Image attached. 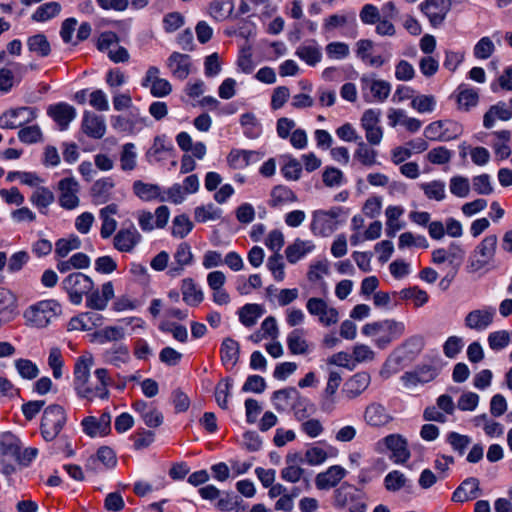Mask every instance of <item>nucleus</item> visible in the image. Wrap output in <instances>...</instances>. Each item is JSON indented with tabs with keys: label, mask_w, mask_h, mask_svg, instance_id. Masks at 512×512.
Listing matches in <instances>:
<instances>
[{
	"label": "nucleus",
	"mask_w": 512,
	"mask_h": 512,
	"mask_svg": "<svg viewBox=\"0 0 512 512\" xmlns=\"http://www.w3.org/2000/svg\"><path fill=\"white\" fill-rule=\"evenodd\" d=\"M93 365V358L80 357L74 366L73 387L79 398L93 401L96 398L105 400L109 398L108 387L112 383L109 372L106 368H98L94 371L97 382L94 384L90 379V369Z\"/></svg>",
	"instance_id": "f257e3e1"
},
{
	"label": "nucleus",
	"mask_w": 512,
	"mask_h": 512,
	"mask_svg": "<svg viewBox=\"0 0 512 512\" xmlns=\"http://www.w3.org/2000/svg\"><path fill=\"white\" fill-rule=\"evenodd\" d=\"M404 332L405 324L394 319L367 323L362 327V333L374 337V343L380 349L386 348L391 342L400 338Z\"/></svg>",
	"instance_id": "f03ea898"
},
{
	"label": "nucleus",
	"mask_w": 512,
	"mask_h": 512,
	"mask_svg": "<svg viewBox=\"0 0 512 512\" xmlns=\"http://www.w3.org/2000/svg\"><path fill=\"white\" fill-rule=\"evenodd\" d=\"M497 243L496 235H488L476 246L468 260L466 267L468 273H477L482 270L488 272L495 268Z\"/></svg>",
	"instance_id": "7ed1b4c3"
},
{
	"label": "nucleus",
	"mask_w": 512,
	"mask_h": 512,
	"mask_svg": "<svg viewBox=\"0 0 512 512\" xmlns=\"http://www.w3.org/2000/svg\"><path fill=\"white\" fill-rule=\"evenodd\" d=\"M61 313V306L55 300H43L29 306L23 314L29 327L45 328Z\"/></svg>",
	"instance_id": "20e7f679"
},
{
	"label": "nucleus",
	"mask_w": 512,
	"mask_h": 512,
	"mask_svg": "<svg viewBox=\"0 0 512 512\" xmlns=\"http://www.w3.org/2000/svg\"><path fill=\"white\" fill-rule=\"evenodd\" d=\"M67 417L62 406L57 404L45 408L41 420V434L46 441L54 440L66 423Z\"/></svg>",
	"instance_id": "39448f33"
},
{
	"label": "nucleus",
	"mask_w": 512,
	"mask_h": 512,
	"mask_svg": "<svg viewBox=\"0 0 512 512\" xmlns=\"http://www.w3.org/2000/svg\"><path fill=\"white\" fill-rule=\"evenodd\" d=\"M340 207H333L330 210H317L313 212L311 230L316 235L329 236L337 228L338 217L341 215Z\"/></svg>",
	"instance_id": "423d86ee"
},
{
	"label": "nucleus",
	"mask_w": 512,
	"mask_h": 512,
	"mask_svg": "<svg viewBox=\"0 0 512 512\" xmlns=\"http://www.w3.org/2000/svg\"><path fill=\"white\" fill-rule=\"evenodd\" d=\"M62 284L69 294L70 301L75 305H79L82 302L83 295L88 294L93 289L91 278L80 272L69 274Z\"/></svg>",
	"instance_id": "0eeeda50"
},
{
	"label": "nucleus",
	"mask_w": 512,
	"mask_h": 512,
	"mask_svg": "<svg viewBox=\"0 0 512 512\" xmlns=\"http://www.w3.org/2000/svg\"><path fill=\"white\" fill-rule=\"evenodd\" d=\"M306 309L310 315L318 318L323 326L329 327L339 321V312L335 307L330 306L324 299L311 297L306 303Z\"/></svg>",
	"instance_id": "6e6552de"
},
{
	"label": "nucleus",
	"mask_w": 512,
	"mask_h": 512,
	"mask_svg": "<svg viewBox=\"0 0 512 512\" xmlns=\"http://www.w3.org/2000/svg\"><path fill=\"white\" fill-rule=\"evenodd\" d=\"M462 133V126L457 122L439 120L429 124L424 131L426 138L434 141H449Z\"/></svg>",
	"instance_id": "1a4fd4ad"
},
{
	"label": "nucleus",
	"mask_w": 512,
	"mask_h": 512,
	"mask_svg": "<svg viewBox=\"0 0 512 512\" xmlns=\"http://www.w3.org/2000/svg\"><path fill=\"white\" fill-rule=\"evenodd\" d=\"M37 118V110L32 107L10 109L0 116L1 129H15Z\"/></svg>",
	"instance_id": "9d476101"
},
{
	"label": "nucleus",
	"mask_w": 512,
	"mask_h": 512,
	"mask_svg": "<svg viewBox=\"0 0 512 512\" xmlns=\"http://www.w3.org/2000/svg\"><path fill=\"white\" fill-rule=\"evenodd\" d=\"M142 86L149 88L154 97L162 98L172 91L170 82L160 77V70L156 66H150L142 79Z\"/></svg>",
	"instance_id": "9b49d317"
},
{
	"label": "nucleus",
	"mask_w": 512,
	"mask_h": 512,
	"mask_svg": "<svg viewBox=\"0 0 512 512\" xmlns=\"http://www.w3.org/2000/svg\"><path fill=\"white\" fill-rule=\"evenodd\" d=\"M452 7V0H425L420 4L421 11L428 17L432 26L441 25Z\"/></svg>",
	"instance_id": "f8f14e48"
},
{
	"label": "nucleus",
	"mask_w": 512,
	"mask_h": 512,
	"mask_svg": "<svg viewBox=\"0 0 512 512\" xmlns=\"http://www.w3.org/2000/svg\"><path fill=\"white\" fill-rule=\"evenodd\" d=\"M58 188L60 191L59 204L61 207L67 210H72L79 206L80 199L78 197V193L80 185L75 178L69 177L60 180Z\"/></svg>",
	"instance_id": "ddd939ff"
},
{
	"label": "nucleus",
	"mask_w": 512,
	"mask_h": 512,
	"mask_svg": "<svg viewBox=\"0 0 512 512\" xmlns=\"http://www.w3.org/2000/svg\"><path fill=\"white\" fill-rule=\"evenodd\" d=\"M495 308L484 307L470 311L464 319L465 326L468 329L483 331L486 330L494 320Z\"/></svg>",
	"instance_id": "4468645a"
},
{
	"label": "nucleus",
	"mask_w": 512,
	"mask_h": 512,
	"mask_svg": "<svg viewBox=\"0 0 512 512\" xmlns=\"http://www.w3.org/2000/svg\"><path fill=\"white\" fill-rule=\"evenodd\" d=\"M141 234L134 226L121 228L113 238V246L120 252L130 253L140 243Z\"/></svg>",
	"instance_id": "2eb2a0df"
},
{
	"label": "nucleus",
	"mask_w": 512,
	"mask_h": 512,
	"mask_svg": "<svg viewBox=\"0 0 512 512\" xmlns=\"http://www.w3.org/2000/svg\"><path fill=\"white\" fill-rule=\"evenodd\" d=\"M364 421L371 427H384L392 420V415L388 412L386 407L379 402H371L364 410Z\"/></svg>",
	"instance_id": "dca6fc26"
},
{
	"label": "nucleus",
	"mask_w": 512,
	"mask_h": 512,
	"mask_svg": "<svg viewBox=\"0 0 512 512\" xmlns=\"http://www.w3.org/2000/svg\"><path fill=\"white\" fill-rule=\"evenodd\" d=\"M47 114L55 121L59 129L61 131H64L69 127V124L76 118L77 112L73 106L65 102H60L57 104L50 105L47 108Z\"/></svg>",
	"instance_id": "f3484780"
},
{
	"label": "nucleus",
	"mask_w": 512,
	"mask_h": 512,
	"mask_svg": "<svg viewBox=\"0 0 512 512\" xmlns=\"http://www.w3.org/2000/svg\"><path fill=\"white\" fill-rule=\"evenodd\" d=\"M370 383L371 376L368 372H358L346 380L342 393L349 400L355 399L369 387Z\"/></svg>",
	"instance_id": "a211bd4d"
},
{
	"label": "nucleus",
	"mask_w": 512,
	"mask_h": 512,
	"mask_svg": "<svg viewBox=\"0 0 512 512\" xmlns=\"http://www.w3.org/2000/svg\"><path fill=\"white\" fill-rule=\"evenodd\" d=\"M86 295L87 307L102 311L106 309L108 302L114 297V287L111 281L104 283L100 290H91Z\"/></svg>",
	"instance_id": "6ab92c4d"
},
{
	"label": "nucleus",
	"mask_w": 512,
	"mask_h": 512,
	"mask_svg": "<svg viewBox=\"0 0 512 512\" xmlns=\"http://www.w3.org/2000/svg\"><path fill=\"white\" fill-rule=\"evenodd\" d=\"M81 424L84 432L90 437L104 436L110 432L111 415L104 412L98 419L88 416L82 420Z\"/></svg>",
	"instance_id": "aec40b11"
},
{
	"label": "nucleus",
	"mask_w": 512,
	"mask_h": 512,
	"mask_svg": "<svg viewBox=\"0 0 512 512\" xmlns=\"http://www.w3.org/2000/svg\"><path fill=\"white\" fill-rule=\"evenodd\" d=\"M360 81L362 90L370 91L372 95L371 101L384 102L391 92V85L385 80L374 79L364 75L361 77Z\"/></svg>",
	"instance_id": "412c9836"
},
{
	"label": "nucleus",
	"mask_w": 512,
	"mask_h": 512,
	"mask_svg": "<svg viewBox=\"0 0 512 512\" xmlns=\"http://www.w3.org/2000/svg\"><path fill=\"white\" fill-rule=\"evenodd\" d=\"M437 369L430 365H423L414 371L406 372L401 380L406 387H415L418 384H425L432 381L437 376Z\"/></svg>",
	"instance_id": "4be33fe9"
},
{
	"label": "nucleus",
	"mask_w": 512,
	"mask_h": 512,
	"mask_svg": "<svg viewBox=\"0 0 512 512\" xmlns=\"http://www.w3.org/2000/svg\"><path fill=\"white\" fill-rule=\"evenodd\" d=\"M347 474L339 465L330 466L326 471L317 474L315 485L319 490H329L335 487Z\"/></svg>",
	"instance_id": "5701e85b"
},
{
	"label": "nucleus",
	"mask_w": 512,
	"mask_h": 512,
	"mask_svg": "<svg viewBox=\"0 0 512 512\" xmlns=\"http://www.w3.org/2000/svg\"><path fill=\"white\" fill-rule=\"evenodd\" d=\"M385 445L392 452L395 463H404L410 458V451L405 438L399 434H391L384 438Z\"/></svg>",
	"instance_id": "b1692460"
},
{
	"label": "nucleus",
	"mask_w": 512,
	"mask_h": 512,
	"mask_svg": "<svg viewBox=\"0 0 512 512\" xmlns=\"http://www.w3.org/2000/svg\"><path fill=\"white\" fill-rule=\"evenodd\" d=\"M103 316L96 312H85L70 319L68 323L69 331H90L95 327L102 325Z\"/></svg>",
	"instance_id": "393cba45"
},
{
	"label": "nucleus",
	"mask_w": 512,
	"mask_h": 512,
	"mask_svg": "<svg viewBox=\"0 0 512 512\" xmlns=\"http://www.w3.org/2000/svg\"><path fill=\"white\" fill-rule=\"evenodd\" d=\"M82 129L84 133L94 139H101L106 133V123L103 116L92 112H84Z\"/></svg>",
	"instance_id": "a878e982"
},
{
	"label": "nucleus",
	"mask_w": 512,
	"mask_h": 512,
	"mask_svg": "<svg viewBox=\"0 0 512 512\" xmlns=\"http://www.w3.org/2000/svg\"><path fill=\"white\" fill-rule=\"evenodd\" d=\"M167 67L175 78L184 80L190 74V57L187 54L173 52L167 59Z\"/></svg>",
	"instance_id": "bb28decb"
},
{
	"label": "nucleus",
	"mask_w": 512,
	"mask_h": 512,
	"mask_svg": "<svg viewBox=\"0 0 512 512\" xmlns=\"http://www.w3.org/2000/svg\"><path fill=\"white\" fill-rule=\"evenodd\" d=\"M119 211V207L115 203L108 204L99 211V217L102 221L100 235L103 239L111 237L117 229V221L114 219Z\"/></svg>",
	"instance_id": "cd10ccee"
},
{
	"label": "nucleus",
	"mask_w": 512,
	"mask_h": 512,
	"mask_svg": "<svg viewBox=\"0 0 512 512\" xmlns=\"http://www.w3.org/2000/svg\"><path fill=\"white\" fill-rule=\"evenodd\" d=\"M302 461L299 454H288L285 458L286 466L281 470V478L289 483H297L304 474V469L298 463Z\"/></svg>",
	"instance_id": "c85d7f7f"
},
{
	"label": "nucleus",
	"mask_w": 512,
	"mask_h": 512,
	"mask_svg": "<svg viewBox=\"0 0 512 512\" xmlns=\"http://www.w3.org/2000/svg\"><path fill=\"white\" fill-rule=\"evenodd\" d=\"M175 263L171 264L168 274L171 277L181 275L184 267L190 265L193 261V254L191 248L187 243H181L174 254Z\"/></svg>",
	"instance_id": "c756f323"
},
{
	"label": "nucleus",
	"mask_w": 512,
	"mask_h": 512,
	"mask_svg": "<svg viewBox=\"0 0 512 512\" xmlns=\"http://www.w3.org/2000/svg\"><path fill=\"white\" fill-rule=\"evenodd\" d=\"M479 480L474 477H470L464 480L460 486L454 491L452 500L454 502H466L469 500L476 499L479 496Z\"/></svg>",
	"instance_id": "7c9ffc66"
},
{
	"label": "nucleus",
	"mask_w": 512,
	"mask_h": 512,
	"mask_svg": "<svg viewBox=\"0 0 512 512\" xmlns=\"http://www.w3.org/2000/svg\"><path fill=\"white\" fill-rule=\"evenodd\" d=\"M512 118V112L503 101L492 105L483 117V126L487 129L495 125L496 120L508 121Z\"/></svg>",
	"instance_id": "2f4dec72"
},
{
	"label": "nucleus",
	"mask_w": 512,
	"mask_h": 512,
	"mask_svg": "<svg viewBox=\"0 0 512 512\" xmlns=\"http://www.w3.org/2000/svg\"><path fill=\"white\" fill-rule=\"evenodd\" d=\"M114 182L111 178L97 180L91 187L92 201L96 205L105 204L111 200Z\"/></svg>",
	"instance_id": "473e14b6"
},
{
	"label": "nucleus",
	"mask_w": 512,
	"mask_h": 512,
	"mask_svg": "<svg viewBox=\"0 0 512 512\" xmlns=\"http://www.w3.org/2000/svg\"><path fill=\"white\" fill-rule=\"evenodd\" d=\"M103 359L110 365L121 367L130 361L129 348L123 343L115 344L103 352Z\"/></svg>",
	"instance_id": "72a5a7b5"
},
{
	"label": "nucleus",
	"mask_w": 512,
	"mask_h": 512,
	"mask_svg": "<svg viewBox=\"0 0 512 512\" xmlns=\"http://www.w3.org/2000/svg\"><path fill=\"white\" fill-rule=\"evenodd\" d=\"M133 192L143 201H152L155 199L166 201L165 196L161 195V188L157 184L137 180L133 183Z\"/></svg>",
	"instance_id": "f704fd0d"
},
{
	"label": "nucleus",
	"mask_w": 512,
	"mask_h": 512,
	"mask_svg": "<svg viewBox=\"0 0 512 512\" xmlns=\"http://www.w3.org/2000/svg\"><path fill=\"white\" fill-rule=\"evenodd\" d=\"M315 246L312 241L296 239L292 244L288 245L285 250V256L289 263H296L302 257L314 250Z\"/></svg>",
	"instance_id": "c9c22d12"
},
{
	"label": "nucleus",
	"mask_w": 512,
	"mask_h": 512,
	"mask_svg": "<svg viewBox=\"0 0 512 512\" xmlns=\"http://www.w3.org/2000/svg\"><path fill=\"white\" fill-rule=\"evenodd\" d=\"M181 291L183 301L189 306L196 307L204 300L203 291L191 278H186L182 281Z\"/></svg>",
	"instance_id": "e433bc0d"
},
{
	"label": "nucleus",
	"mask_w": 512,
	"mask_h": 512,
	"mask_svg": "<svg viewBox=\"0 0 512 512\" xmlns=\"http://www.w3.org/2000/svg\"><path fill=\"white\" fill-rule=\"evenodd\" d=\"M91 337L92 342L103 345L108 342L121 341L125 337V332L124 328L119 326H106L103 329L95 331Z\"/></svg>",
	"instance_id": "4c0bfd02"
},
{
	"label": "nucleus",
	"mask_w": 512,
	"mask_h": 512,
	"mask_svg": "<svg viewBox=\"0 0 512 512\" xmlns=\"http://www.w3.org/2000/svg\"><path fill=\"white\" fill-rule=\"evenodd\" d=\"M287 346L291 354L304 355L309 352V344L303 329H294L287 336Z\"/></svg>",
	"instance_id": "58836bf2"
},
{
	"label": "nucleus",
	"mask_w": 512,
	"mask_h": 512,
	"mask_svg": "<svg viewBox=\"0 0 512 512\" xmlns=\"http://www.w3.org/2000/svg\"><path fill=\"white\" fill-rule=\"evenodd\" d=\"M240 355V345L232 338H225L221 344V360L225 366L234 367Z\"/></svg>",
	"instance_id": "ea45409f"
},
{
	"label": "nucleus",
	"mask_w": 512,
	"mask_h": 512,
	"mask_svg": "<svg viewBox=\"0 0 512 512\" xmlns=\"http://www.w3.org/2000/svg\"><path fill=\"white\" fill-rule=\"evenodd\" d=\"M302 61L310 66L317 65L322 59V52L315 41L300 45L295 52Z\"/></svg>",
	"instance_id": "a19ab883"
},
{
	"label": "nucleus",
	"mask_w": 512,
	"mask_h": 512,
	"mask_svg": "<svg viewBox=\"0 0 512 512\" xmlns=\"http://www.w3.org/2000/svg\"><path fill=\"white\" fill-rule=\"evenodd\" d=\"M403 213L404 209L400 206H388L386 208V233L388 236L394 237L396 232L404 228L405 224L399 221Z\"/></svg>",
	"instance_id": "79ce46f5"
},
{
	"label": "nucleus",
	"mask_w": 512,
	"mask_h": 512,
	"mask_svg": "<svg viewBox=\"0 0 512 512\" xmlns=\"http://www.w3.org/2000/svg\"><path fill=\"white\" fill-rule=\"evenodd\" d=\"M378 152L365 143L362 138L357 142V148L354 151V158L363 166L372 167L377 164Z\"/></svg>",
	"instance_id": "37998d69"
},
{
	"label": "nucleus",
	"mask_w": 512,
	"mask_h": 512,
	"mask_svg": "<svg viewBox=\"0 0 512 512\" xmlns=\"http://www.w3.org/2000/svg\"><path fill=\"white\" fill-rule=\"evenodd\" d=\"M264 313V308L259 304H245L238 312L240 322L246 327L254 326Z\"/></svg>",
	"instance_id": "c03bdc74"
},
{
	"label": "nucleus",
	"mask_w": 512,
	"mask_h": 512,
	"mask_svg": "<svg viewBox=\"0 0 512 512\" xmlns=\"http://www.w3.org/2000/svg\"><path fill=\"white\" fill-rule=\"evenodd\" d=\"M298 395L299 392L296 388L289 387L275 391L273 393L272 400L274 401L277 410L284 411L289 406L292 407V404L295 402Z\"/></svg>",
	"instance_id": "a18cd8bd"
},
{
	"label": "nucleus",
	"mask_w": 512,
	"mask_h": 512,
	"mask_svg": "<svg viewBox=\"0 0 512 512\" xmlns=\"http://www.w3.org/2000/svg\"><path fill=\"white\" fill-rule=\"evenodd\" d=\"M446 249L448 265L451 267V278H454L465 258V250L458 243H451Z\"/></svg>",
	"instance_id": "49530a36"
},
{
	"label": "nucleus",
	"mask_w": 512,
	"mask_h": 512,
	"mask_svg": "<svg viewBox=\"0 0 512 512\" xmlns=\"http://www.w3.org/2000/svg\"><path fill=\"white\" fill-rule=\"evenodd\" d=\"M358 496L356 489L347 483L342 484L334 492V506L340 509L347 507Z\"/></svg>",
	"instance_id": "de8ad7c7"
},
{
	"label": "nucleus",
	"mask_w": 512,
	"mask_h": 512,
	"mask_svg": "<svg viewBox=\"0 0 512 512\" xmlns=\"http://www.w3.org/2000/svg\"><path fill=\"white\" fill-rule=\"evenodd\" d=\"M21 449L20 440L12 433L5 432L0 436V450L3 455L10 456L16 459L19 457Z\"/></svg>",
	"instance_id": "09e8293b"
},
{
	"label": "nucleus",
	"mask_w": 512,
	"mask_h": 512,
	"mask_svg": "<svg viewBox=\"0 0 512 512\" xmlns=\"http://www.w3.org/2000/svg\"><path fill=\"white\" fill-rule=\"evenodd\" d=\"M384 486L390 492L399 491L402 488L411 486L410 480L400 471L389 472L384 478Z\"/></svg>",
	"instance_id": "8fccbe9b"
},
{
	"label": "nucleus",
	"mask_w": 512,
	"mask_h": 512,
	"mask_svg": "<svg viewBox=\"0 0 512 512\" xmlns=\"http://www.w3.org/2000/svg\"><path fill=\"white\" fill-rule=\"evenodd\" d=\"M421 190L429 200L443 201L446 197L445 183L440 180L420 184Z\"/></svg>",
	"instance_id": "3c124183"
},
{
	"label": "nucleus",
	"mask_w": 512,
	"mask_h": 512,
	"mask_svg": "<svg viewBox=\"0 0 512 512\" xmlns=\"http://www.w3.org/2000/svg\"><path fill=\"white\" fill-rule=\"evenodd\" d=\"M296 200L297 197L291 189L279 185L272 189L269 205L271 207H278L284 203L295 202Z\"/></svg>",
	"instance_id": "603ef678"
},
{
	"label": "nucleus",
	"mask_w": 512,
	"mask_h": 512,
	"mask_svg": "<svg viewBox=\"0 0 512 512\" xmlns=\"http://www.w3.org/2000/svg\"><path fill=\"white\" fill-rule=\"evenodd\" d=\"M61 11V5L58 2H48L39 6L32 15L36 22H45L57 16Z\"/></svg>",
	"instance_id": "864d4df0"
},
{
	"label": "nucleus",
	"mask_w": 512,
	"mask_h": 512,
	"mask_svg": "<svg viewBox=\"0 0 512 512\" xmlns=\"http://www.w3.org/2000/svg\"><path fill=\"white\" fill-rule=\"evenodd\" d=\"M234 5L232 0H214L210 4V15L216 20H224L233 12Z\"/></svg>",
	"instance_id": "5fc2aeb1"
},
{
	"label": "nucleus",
	"mask_w": 512,
	"mask_h": 512,
	"mask_svg": "<svg viewBox=\"0 0 512 512\" xmlns=\"http://www.w3.org/2000/svg\"><path fill=\"white\" fill-rule=\"evenodd\" d=\"M27 46L29 51L38 54L41 57H46L50 54V44L43 34H36L28 38Z\"/></svg>",
	"instance_id": "6e6d98bb"
},
{
	"label": "nucleus",
	"mask_w": 512,
	"mask_h": 512,
	"mask_svg": "<svg viewBox=\"0 0 512 512\" xmlns=\"http://www.w3.org/2000/svg\"><path fill=\"white\" fill-rule=\"evenodd\" d=\"M30 201L39 210L47 209L54 202V194L46 187H37L32 193Z\"/></svg>",
	"instance_id": "4d7b16f0"
},
{
	"label": "nucleus",
	"mask_w": 512,
	"mask_h": 512,
	"mask_svg": "<svg viewBox=\"0 0 512 512\" xmlns=\"http://www.w3.org/2000/svg\"><path fill=\"white\" fill-rule=\"evenodd\" d=\"M479 101L478 93L471 88L463 86L459 87V93L457 97V103L459 109L468 111L471 107H475Z\"/></svg>",
	"instance_id": "13d9d810"
},
{
	"label": "nucleus",
	"mask_w": 512,
	"mask_h": 512,
	"mask_svg": "<svg viewBox=\"0 0 512 512\" xmlns=\"http://www.w3.org/2000/svg\"><path fill=\"white\" fill-rule=\"evenodd\" d=\"M120 165L123 171H132L137 165V153L133 143H126L122 147Z\"/></svg>",
	"instance_id": "bf43d9fd"
},
{
	"label": "nucleus",
	"mask_w": 512,
	"mask_h": 512,
	"mask_svg": "<svg viewBox=\"0 0 512 512\" xmlns=\"http://www.w3.org/2000/svg\"><path fill=\"white\" fill-rule=\"evenodd\" d=\"M81 247V240L78 236L72 235L69 238L59 239L55 244V254L60 258L66 257L71 251Z\"/></svg>",
	"instance_id": "052dcab7"
},
{
	"label": "nucleus",
	"mask_w": 512,
	"mask_h": 512,
	"mask_svg": "<svg viewBox=\"0 0 512 512\" xmlns=\"http://www.w3.org/2000/svg\"><path fill=\"white\" fill-rule=\"evenodd\" d=\"M495 44L488 36L482 37L473 48V55L480 60L490 58L495 52Z\"/></svg>",
	"instance_id": "680f3d73"
},
{
	"label": "nucleus",
	"mask_w": 512,
	"mask_h": 512,
	"mask_svg": "<svg viewBox=\"0 0 512 512\" xmlns=\"http://www.w3.org/2000/svg\"><path fill=\"white\" fill-rule=\"evenodd\" d=\"M489 347L494 351L506 348L511 341V333L507 330H498L490 333L487 338Z\"/></svg>",
	"instance_id": "e2e57ef3"
},
{
	"label": "nucleus",
	"mask_w": 512,
	"mask_h": 512,
	"mask_svg": "<svg viewBox=\"0 0 512 512\" xmlns=\"http://www.w3.org/2000/svg\"><path fill=\"white\" fill-rule=\"evenodd\" d=\"M232 388V380L230 378L222 379L215 388V399L222 409L228 408V397Z\"/></svg>",
	"instance_id": "0e129e2a"
},
{
	"label": "nucleus",
	"mask_w": 512,
	"mask_h": 512,
	"mask_svg": "<svg viewBox=\"0 0 512 512\" xmlns=\"http://www.w3.org/2000/svg\"><path fill=\"white\" fill-rule=\"evenodd\" d=\"M436 106V99L433 95H418L411 100V107L419 113H431Z\"/></svg>",
	"instance_id": "69168bd1"
},
{
	"label": "nucleus",
	"mask_w": 512,
	"mask_h": 512,
	"mask_svg": "<svg viewBox=\"0 0 512 512\" xmlns=\"http://www.w3.org/2000/svg\"><path fill=\"white\" fill-rule=\"evenodd\" d=\"M193 228L192 222L188 216L182 214L173 219L172 235L178 238H184Z\"/></svg>",
	"instance_id": "338daca9"
},
{
	"label": "nucleus",
	"mask_w": 512,
	"mask_h": 512,
	"mask_svg": "<svg viewBox=\"0 0 512 512\" xmlns=\"http://www.w3.org/2000/svg\"><path fill=\"white\" fill-rule=\"evenodd\" d=\"M450 192L459 198H465L470 192V182L463 176H454L450 179Z\"/></svg>",
	"instance_id": "774afa93"
}]
</instances>
